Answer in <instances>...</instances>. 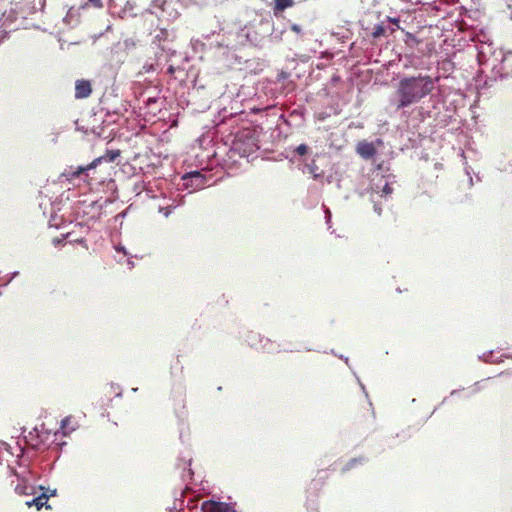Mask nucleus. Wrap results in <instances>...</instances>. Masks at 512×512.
Segmentation results:
<instances>
[{"mask_svg": "<svg viewBox=\"0 0 512 512\" xmlns=\"http://www.w3.org/2000/svg\"><path fill=\"white\" fill-rule=\"evenodd\" d=\"M437 80L438 78L421 74L400 79L395 91L396 108L403 109L421 101L432 93Z\"/></svg>", "mask_w": 512, "mask_h": 512, "instance_id": "obj_1", "label": "nucleus"}, {"mask_svg": "<svg viewBox=\"0 0 512 512\" xmlns=\"http://www.w3.org/2000/svg\"><path fill=\"white\" fill-rule=\"evenodd\" d=\"M393 193V188L390 186L389 183H387L386 181L384 182V184L381 186V194L382 195H391Z\"/></svg>", "mask_w": 512, "mask_h": 512, "instance_id": "obj_14", "label": "nucleus"}, {"mask_svg": "<svg viewBox=\"0 0 512 512\" xmlns=\"http://www.w3.org/2000/svg\"><path fill=\"white\" fill-rule=\"evenodd\" d=\"M296 153L299 155H305L308 152V146L305 144H300L296 149Z\"/></svg>", "mask_w": 512, "mask_h": 512, "instance_id": "obj_16", "label": "nucleus"}, {"mask_svg": "<svg viewBox=\"0 0 512 512\" xmlns=\"http://www.w3.org/2000/svg\"><path fill=\"white\" fill-rule=\"evenodd\" d=\"M92 85L89 80L79 79L75 83V98L85 99L92 94Z\"/></svg>", "mask_w": 512, "mask_h": 512, "instance_id": "obj_3", "label": "nucleus"}, {"mask_svg": "<svg viewBox=\"0 0 512 512\" xmlns=\"http://www.w3.org/2000/svg\"><path fill=\"white\" fill-rule=\"evenodd\" d=\"M95 7L101 8L103 6L102 0H89Z\"/></svg>", "mask_w": 512, "mask_h": 512, "instance_id": "obj_17", "label": "nucleus"}, {"mask_svg": "<svg viewBox=\"0 0 512 512\" xmlns=\"http://www.w3.org/2000/svg\"><path fill=\"white\" fill-rule=\"evenodd\" d=\"M328 478H329L328 469L317 470L316 475L310 482L309 489H313L315 491H320L325 486Z\"/></svg>", "mask_w": 512, "mask_h": 512, "instance_id": "obj_4", "label": "nucleus"}, {"mask_svg": "<svg viewBox=\"0 0 512 512\" xmlns=\"http://www.w3.org/2000/svg\"><path fill=\"white\" fill-rule=\"evenodd\" d=\"M190 179H191V186H193L195 189H201L204 187L205 184V177L200 172H192L190 173Z\"/></svg>", "mask_w": 512, "mask_h": 512, "instance_id": "obj_8", "label": "nucleus"}, {"mask_svg": "<svg viewBox=\"0 0 512 512\" xmlns=\"http://www.w3.org/2000/svg\"><path fill=\"white\" fill-rule=\"evenodd\" d=\"M376 211L378 212L379 215L381 214V209L376 208Z\"/></svg>", "mask_w": 512, "mask_h": 512, "instance_id": "obj_21", "label": "nucleus"}, {"mask_svg": "<svg viewBox=\"0 0 512 512\" xmlns=\"http://www.w3.org/2000/svg\"><path fill=\"white\" fill-rule=\"evenodd\" d=\"M356 151L364 159H371L376 154L374 144L365 140L357 144Z\"/></svg>", "mask_w": 512, "mask_h": 512, "instance_id": "obj_5", "label": "nucleus"}, {"mask_svg": "<svg viewBox=\"0 0 512 512\" xmlns=\"http://www.w3.org/2000/svg\"><path fill=\"white\" fill-rule=\"evenodd\" d=\"M119 155V150H108L104 156L97 157L86 166L77 167L76 170H66L63 173V175L66 176L69 180H72L74 178L79 177L81 174H84L87 171L96 168L103 161L113 162Z\"/></svg>", "mask_w": 512, "mask_h": 512, "instance_id": "obj_2", "label": "nucleus"}, {"mask_svg": "<svg viewBox=\"0 0 512 512\" xmlns=\"http://www.w3.org/2000/svg\"><path fill=\"white\" fill-rule=\"evenodd\" d=\"M73 241H74V242H77V243H81V244H83V242H84L83 238H81V239H75V240H73Z\"/></svg>", "mask_w": 512, "mask_h": 512, "instance_id": "obj_19", "label": "nucleus"}, {"mask_svg": "<svg viewBox=\"0 0 512 512\" xmlns=\"http://www.w3.org/2000/svg\"><path fill=\"white\" fill-rule=\"evenodd\" d=\"M48 497L46 494H42L39 497L32 499L31 501H27L26 505L28 507L35 506L37 510H40L43 506L47 504Z\"/></svg>", "mask_w": 512, "mask_h": 512, "instance_id": "obj_10", "label": "nucleus"}, {"mask_svg": "<svg viewBox=\"0 0 512 512\" xmlns=\"http://www.w3.org/2000/svg\"><path fill=\"white\" fill-rule=\"evenodd\" d=\"M202 512H228V507L223 503L205 501L202 504Z\"/></svg>", "mask_w": 512, "mask_h": 512, "instance_id": "obj_7", "label": "nucleus"}, {"mask_svg": "<svg viewBox=\"0 0 512 512\" xmlns=\"http://www.w3.org/2000/svg\"><path fill=\"white\" fill-rule=\"evenodd\" d=\"M78 426V422L75 420V418L72 415H69L62 419L60 428L63 435H69L75 431Z\"/></svg>", "mask_w": 512, "mask_h": 512, "instance_id": "obj_6", "label": "nucleus"}, {"mask_svg": "<svg viewBox=\"0 0 512 512\" xmlns=\"http://www.w3.org/2000/svg\"><path fill=\"white\" fill-rule=\"evenodd\" d=\"M291 30H292L293 32H296V33H300V32H301V28H300V26H299V25H297V24H292V25H291Z\"/></svg>", "mask_w": 512, "mask_h": 512, "instance_id": "obj_18", "label": "nucleus"}, {"mask_svg": "<svg viewBox=\"0 0 512 512\" xmlns=\"http://www.w3.org/2000/svg\"><path fill=\"white\" fill-rule=\"evenodd\" d=\"M294 5L293 0H274V14L284 11Z\"/></svg>", "mask_w": 512, "mask_h": 512, "instance_id": "obj_9", "label": "nucleus"}, {"mask_svg": "<svg viewBox=\"0 0 512 512\" xmlns=\"http://www.w3.org/2000/svg\"><path fill=\"white\" fill-rule=\"evenodd\" d=\"M308 168L315 179L323 176V172L319 171V168L317 167L314 161L308 166Z\"/></svg>", "mask_w": 512, "mask_h": 512, "instance_id": "obj_12", "label": "nucleus"}, {"mask_svg": "<svg viewBox=\"0 0 512 512\" xmlns=\"http://www.w3.org/2000/svg\"><path fill=\"white\" fill-rule=\"evenodd\" d=\"M70 236H71V233L63 234L61 238H58V237L54 238L52 240V243L55 246L60 245L65 239L70 238Z\"/></svg>", "mask_w": 512, "mask_h": 512, "instance_id": "obj_15", "label": "nucleus"}, {"mask_svg": "<svg viewBox=\"0 0 512 512\" xmlns=\"http://www.w3.org/2000/svg\"><path fill=\"white\" fill-rule=\"evenodd\" d=\"M366 462V458L363 456L350 459L342 468V472H347L358 465H361Z\"/></svg>", "mask_w": 512, "mask_h": 512, "instance_id": "obj_11", "label": "nucleus"}, {"mask_svg": "<svg viewBox=\"0 0 512 512\" xmlns=\"http://www.w3.org/2000/svg\"><path fill=\"white\" fill-rule=\"evenodd\" d=\"M385 34V28L382 25H377L374 27V30L372 32L373 38H379Z\"/></svg>", "mask_w": 512, "mask_h": 512, "instance_id": "obj_13", "label": "nucleus"}, {"mask_svg": "<svg viewBox=\"0 0 512 512\" xmlns=\"http://www.w3.org/2000/svg\"><path fill=\"white\" fill-rule=\"evenodd\" d=\"M376 211L378 212L379 215L381 214V209L376 208Z\"/></svg>", "mask_w": 512, "mask_h": 512, "instance_id": "obj_20", "label": "nucleus"}]
</instances>
